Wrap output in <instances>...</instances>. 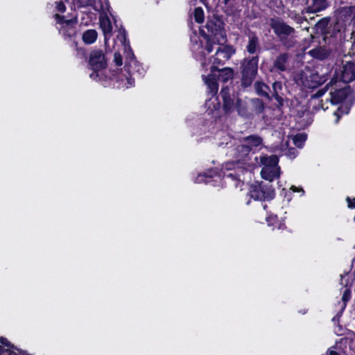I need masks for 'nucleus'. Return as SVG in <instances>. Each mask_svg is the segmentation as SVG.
<instances>
[{"mask_svg": "<svg viewBox=\"0 0 355 355\" xmlns=\"http://www.w3.org/2000/svg\"><path fill=\"white\" fill-rule=\"evenodd\" d=\"M206 28L209 34H206L204 31H201V34L205 40V48L209 53L213 50V44L219 45L217 48L216 53L210 67L211 71L215 72L218 69V67L223 65L228 60L234 53V49L230 46H222L225 42V33L220 29V24L213 21H208Z\"/></svg>", "mask_w": 355, "mask_h": 355, "instance_id": "obj_1", "label": "nucleus"}, {"mask_svg": "<svg viewBox=\"0 0 355 355\" xmlns=\"http://www.w3.org/2000/svg\"><path fill=\"white\" fill-rule=\"evenodd\" d=\"M326 88L329 91L330 102L333 105L343 103L350 92V88L343 82H338L337 78H332Z\"/></svg>", "mask_w": 355, "mask_h": 355, "instance_id": "obj_2", "label": "nucleus"}, {"mask_svg": "<svg viewBox=\"0 0 355 355\" xmlns=\"http://www.w3.org/2000/svg\"><path fill=\"white\" fill-rule=\"evenodd\" d=\"M263 166L261 171L262 178L272 182L280 175V168L278 166L279 159L276 155L263 156L260 158Z\"/></svg>", "mask_w": 355, "mask_h": 355, "instance_id": "obj_3", "label": "nucleus"}, {"mask_svg": "<svg viewBox=\"0 0 355 355\" xmlns=\"http://www.w3.org/2000/svg\"><path fill=\"white\" fill-rule=\"evenodd\" d=\"M214 73L215 72L212 73L211 71V74L207 77H205V75H202L203 80H205V84L207 85V87L209 89V92L211 95V98H210L209 101L206 102V106L211 112L218 110L220 107V103L218 98L214 97L215 94L218 90V86L215 78L216 74Z\"/></svg>", "mask_w": 355, "mask_h": 355, "instance_id": "obj_4", "label": "nucleus"}, {"mask_svg": "<svg viewBox=\"0 0 355 355\" xmlns=\"http://www.w3.org/2000/svg\"><path fill=\"white\" fill-rule=\"evenodd\" d=\"M89 64L94 71L90 74V78L94 80H101L103 74L102 70L106 66L105 56L101 51H94L90 54Z\"/></svg>", "mask_w": 355, "mask_h": 355, "instance_id": "obj_5", "label": "nucleus"}, {"mask_svg": "<svg viewBox=\"0 0 355 355\" xmlns=\"http://www.w3.org/2000/svg\"><path fill=\"white\" fill-rule=\"evenodd\" d=\"M258 59L252 58L248 60H244L243 63V84L250 85L254 78L257 71Z\"/></svg>", "mask_w": 355, "mask_h": 355, "instance_id": "obj_6", "label": "nucleus"}, {"mask_svg": "<svg viewBox=\"0 0 355 355\" xmlns=\"http://www.w3.org/2000/svg\"><path fill=\"white\" fill-rule=\"evenodd\" d=\"M249 193L251 198L257 200H270L275 196L273 191L266 189L259 183L252 184L250 187Z\"/></svg>", "mask_w": 355, "mask_h": 355, "instance_id": "obj_7", "label": "nucleus"}, {"mask_svg": "<svg viewBox=\"0 0 355 355\" xmlns=\"http://www.w3.org/2000/svg\"><path fill=\"white\" fill-rule=\"evenodd\" d=\"M333 78H337L338 82H343L347 85L355 78V65L351 62H347L343 66L341 73L336 74Z\"/></svg>", "mask_w": 355, "mask_h": 355, "instance_id": "obj_8", "label": "nucleus"}, {"mask_svg": "<svg viewBox=\"0 0 355 355\" xmlns=\"http://www.w3.org/2000/svg\"><path fill=\"white\" fill-rule=\"evenodd\" d=\"M229 153L230 156H232L236 159V161L225 163L223 167L227 171L234 169L236 168H240V161L243 160L245 157H247L242 155L241 144L237 146L236 148L231 149V150L229 151Z\"/></svg>", "mask_w": 355, "mask_h": 355, "instance_id": "obj_9", "label": "nucleus"}, {"mask_svg": "<svg viewBox=\"0 0 355 355\" xmlns=\"http://www.w3.org/2000/svg\"><path fill=\"white\" fill-rule=\"evenodd\" d=\"M261 139L256 136L246 137L241 142L242 155L247 156L253 147L259 146L261 144Z\"/></svg>", "mask_w": 355, "mask_h": 355, "instance_id": "obj_10", "label": "nucleus"}, {"mask_svg": "<svg viewBox=\"0 0 355 355\" xmlns=\"http://www.w3.org/2000/svg\"><path fill=\"white\" fill-rule=\"evenodd\" d=\"M271 26L275 33L281 38H285L286 37L291 35L294 31L293 28L282 21H273Z\"/></svg>", "mask_w": 355, "mask_h": 355, "instance_id": "obj_11", "label": "nucleus"}, {"mask_svg": "<svg viewBox=\"0 0 355 355\" xmlns=\"http://www.w3.org/2000/svg\"><path fill=\"white\" fill-rule=\"evenodd\" d=\"M321 81L315 73L310 71L303 72L301 78V83L306 87H315Z\"/></svg>", "mask_w": 355, "mask_h": 355, "instance_id": "obj_12", "label": "nucleus"}, {"mask_svg": "<svg viewBox=\"0 0 355 355\" xmlns=\"http://www.w3.org/2000/svg\"><path fill=\"white\" fill-rule=\"evenodd\" d=\"M116 81L119 82V87L129 88L134 85V80L131 78L129 72L125 69L116 76Z\"/></svg>", "mask_w": 355, "mask_h": 355, "instance_id": "obj_13", "label": "nucleus"}, {"mask_svg": "<svg viewBox=\"0 0 355 355\" xmlns=\"http://www.w3.org/2000/svg\"><path fill=\"white\" fill-rule=\"evenodd\" d=\"M99 21L101 28L102 29L105 35V40H107L110 37L112 31V23L110 18L107 17V13L104 15L101 14Z\"/></svg>", "mask_w": 355, "mask_h": 355, "instance_id": "obj_14", "label": "nucleus"}, {"mask_svg": "<svg viewBox=\"0 0 355 355\" xmlns=\"http://www.w3.org/2000/svg\"><path fill=\"white\" fill-rule=\"evenodd\" d=\"M221 94L223 99V109L226 113H231L234 110V103L230 97L229 89H223Z\"/></svg>", "mask_w": 355, "mask_h": 355, "instance_id": "obj_15", "label": "nucleus"}, {"mask_svg": "<svg viewBox=\"0 0 355 355\" xmlns=\"http://www.w3.org/2000/svg\"><path fill=\"white\" fill-rule=\"evenodd\" d=\"M91 6L95 10L101 12V14L103 15L110 13V7L108 3V0H94L92 5H91Z\"/></svg>", "mask_w": 355, "mask_h": 355, "instance_id": "obj_16", "label": "nucleus"}, {"mask_svg": "<svg viewBox=\"0 0 355 355\" xmlns=\"http://www.w3.org/2000/svg\"><path fill=\"white\" fill-rule=\"evenodd\" d=\"M55 17L58 21V23L61 24L60 30H63L64 28H72L77 22L76 18H71L70 19H65L64 17H62L58 14L55 15Z\"/></svg>", "mask_w": 355, "mask_h": 355, "instance_id": "obj_17", "label": "nucleus"}, {"mask_svg": "<svg viewBox=\"0 0 355 355\" xmlns=\"http://www.w3.org/2000/svg\"><path fill=\"white\" fill-rule=\"evenodd\" d=\"M98 33L94 29H89L85 31L82 38L83 42L87 44H93L97 39Z\"/></svg>", "mask_w": 355, "mask_h": 355, "instance_id": "obj_18", "label": "nucleus"}, {"mask_svg": "<svg viewBox=\"0 0 355 355\" xmlns=\"http://www.w3.org/2000/svg\"><path fill=\"white\" fill-rule=\"evenodd\" d=\"M327 6L326 0H313L310 9L313 12H317L324 10Z\"/></svg>", "mask_w": 355, "mask_h": 355, "instance_id": "obj_19", "label": "nucleus"}, {"mask_svg": "<svg viewBox=\"0 0 355 355\" xmlns=\"http://www.w3.org/2000/svg\"><path fill=\"white\" fill-rule=\"evenodd\" d=\"M287 61V55L286 54L280 55L275 61L274 66L280 71L286 69V63Z\"/></svg>", "mask_w": 355, "mask_h": 355, "instance_id": "obj_20", "label": "nucleus"}, {"mask_svg": "<svg viewBox=\"0 0 355 355\" xmlns=\"http://www.w3.org/2000/svg\"><path fill=\"white\" fill-rule=\"evenodd\" d=\"M306 135L304 133H299L292 137V140L295 146L302 148L306 140Z\"/></svg>", "mask_w": 355, "mask_h": 355, "instance_id": "obj_21", "label": "nucleus"}, {"mask_svg": "<svg viewBox=\"0 0 355 355\" xmlns=\"http://www.w3.org/2000/svg\"><path fill=\"white\" fill-rule=\"evenodd\" d=\"M257 92L261 96H268V87L263 83H257L254 85Z\"/></svg>", "mask_w": 355, "mask_h": 355, "instance_id": "obj_22", "label": "nucleus"}, {"mask_svg": "<svg viewBox=\"0 0 355 355\" xmlns=\"http://www.w3.org/2000/svg\"><path fill=\"white\" fill-rule=\"evenodd\" d=\"M219 78L222 79L223 81H227L233 77V71L230 68H225L221 71H219Z\"/></svg>", "mask_w": 355, "mask_h": 355, "instance_id": "obj_23", "label": "nucleus"}, {"mask_svg": "<svg viewBox=\"0 0 355 355\" xmlns=\"http://www.w3.org/2000/svg\"><path fill=\"white\" fill-rule=\"evenodd\" d=\"M266 221L269 226L273 227L274 228H280L281 223L279 221L276 215H269L266 218Z\"/></svg>", "mask_w": 355, "mask_h": 355, "instance_id": "obj_24", "label": "nucleus"}, {"mask_svg": "<svg viewBox=\"0 0 355 355\" xmlns=\"http://www.w3.org/2000/svg\"><path fill=\"white\" fill-rule=\"evenodd\" d=\"M257 43L258 40L256 37H250L247 46L248 51L250 53H254L256 51Z\"/></svg>", "mask_w": 355, "mask_h": 355, "instance_id": "obj_25", "label": "nucleus"}, {"mask_svg": "<svg viewBox=\"0 0 355 355\" xmlns=\"http://www.w3.org/2000/svg\"><path fill=\"white\" fill-rule=\"evenodd\" d=\"M340 282L341 284L345 286V287L350 285L354 279V275L349 273H345L344 275H340Z\"/></svg>", "mask_w": 355, "mask_h": 355, "instance_id": "obj_26", "label": "nucleus"}, {"mask_svg": "<svg viewBox=\"0 0 355 355\" xmlns=\"http://www.w3.org/2000/svg\"><path fill=\"white\" fill-rule=\"evenodd\" d=\"M310 54L318 59H323L327 56V53L324 49H315L310 51Z\"/></svg>", "mask_w": 355, "mask_h": 355, "instance_id": "obj_27", "label": "nucleus"}, {"mask_svg": "<svg viewBox=\"0 0 355 355\" xmlns=\"http://www.w3.org/2000/svg\"><path fill=\"white\" fill-rule=\"evenodd\" d=\"M194 18L196 22L202 23L204 21V11L201 8H196L194 11Z\"/></svg>", "mask_w": 355, "mask_h": 355, "instance_id": "obj_28", "label": "nucleus"}, {"mask_svg": "<svg viewBox=\"0 0 355 355\" xmlns=\"http://www.w3.org/2000/svg\"><path fill=\"white\" fill-rule=\"evenodd\" d=\"M212 178H214L213 175H209V177L207 175V174H200L198 175V177L196 179V182L197 183H210L212 180Z\"/></svg>", "mask_w": 355, "mask_h": 355, "instance_id": "obj_29", "label": "nucleus"}, {"mask_svg": "<svg viewBox=\"0 0 355 355\" xmlns=\"http://www.w3.org/2000/svg\"><path fill=\"white\" fill-rule=\"evenodd\" d=\"M322 95V92L321 91L318 92L316 94V96L313 98V101L314 102L315 105L317 107L318 110L322 109L323 110H325L327 108V107H324L323 103H322V101H320L318 99V97H320Z\"/></svg>", "mask_w": 355, "mask_h": 355, "instance_id": "obj_30", "label": "nucleus"}, {"mask_svg": "<svg viewBox=\"0 0 355 355\" xmlns=\"http://www.w3.org/2000/svg\"><path fill=\"white\" fill-rule=\"evenodd\" d=\"M297 153L294 148H289L286 151L285 155L290 159H293L296 157Z\"/></svg>", "mask_w": 355, "mask_h": 355, "instance_id": "obj_31", "label": "nucleus"}, {"mask_svg": "<svg viewBox=\"0 0 355 355\" xmlns=\"http://www.w3.org/2000/svg\"><path fill=\"white\" fill-rule=\"evenodd\" d=\"M114 62L117 66H121L123 63L122 57L119 53H114Z\"/></svg>", "mask_w": 355, "mask_h": 355, "instance_id": "obj_32", "label": "nucleus"}, {"mask_svg": "<svg viewBox=\"0 0 355 355\" xmlns=\"http://www.w3.org/2000/svg\"><path fill=\"white\" fill-rule=\"evenodd\" d=\"M350 298V291L348 288H346L343 295V300L345 303Z\"/></svg>", "mask_w": 355, "mask_h": 355, "instance_id": "obj_33", "label": "nucleus"}, {"mask_svg": "<svg viewBox=\"0 0 355 355\" xmlns=\"http://www.w3.org/2000/svg\"><path fill=\"white\" fill-rule=\"evenodd\" d=\"M274 92L277 94L278 92L282 89V84L279 82H275L272 85Z\"/></svg>", "mask_w": 355, "mask_h": 355, "instance_id": "obj_34", "label": "nucleus"}, {"mask_svg": "<svg viewBox=\"0 0 355 355\" xmlns=\"http://www.w3.org/2000/svg\"><path fill=\"white\" fill-rule=\"evenodd\" d=\"M56 8H57V10H58L60 12H64L65 5H64V2L62 1H61L58 3H57Z\"/></svg>", "mask_w": 355, "mask_h": 355, "instance_id": "obj_35", "label": "nucleus"}, {"mask_svg": "<svg viewBox=\"0 0 355 355\" xmlns=\"http://www.w3.org/2000/svg\"><path fill=\"white\" fill-rule=\"evenodd\" d=\"M236 107L237 112L239 114H241L243 113L242 110V101L240 99H238L236 103Z\"/></svg>", "mask_w": 355, "mask_h": 355, "instance_id": "obj_36", "label": "nucleus"}, {"mask_svg": "<svg viewBox=\"0 0 355 355\" xmlns=\"http://www.w3.org/2000/svg\"><path fill=\"white\" fill-rule=\"evenodd\" d=\"M82 6H91L94 0H78Z\"/></svg>", "mask_w": 355, "mask_h": 355, "instance_id": "obj_37", "label": "nucleus"}, {"mask_svg": "<svg viewBox=\"0 0 355 355\" xmlns=\"http://www.w3.org/2000/svg\"><path fill=\"white\" fill-rule=\"evenodd\" d=\"M347 202L348 205V207L351 209L355 208V198L353 199H350L349 198H347Z\"/></svg>", "mask_w": 355, "mask_h": 355, "instance_id": "obj_38", "label": "nucleus"}, {"mask_svg": "<svg viewBox=\"0 0 355 355\" xmlns=\"http://www.w3.org/2000/svg\"><path fill=\"white\" fill-rule=\"evenodd\" d=\"M291 189L294 192L302 191V193H304V191H303L302 188H301V187H297L295 186H292Z\"/></svg>", "mask_w": 355, "mask_h": 355, "instance_id": "obj_39", "label": "nucleus"}, {"mask_svg": "<svg viewBox=\"0 0 355 355\" xmlns=\"http://www.w3.org/2000/svg\"><path fill=\"white\" fill-rule=\"evenodd\" d=\"M325 355H339L337 352H336L335 351L332 350V349H329V351H327V352L326 353Z\"/></svg>", "mask_w": 355, "mask_h": 355, "instance_id": "obj_40", "label": "nucleus"}, {"mask_svg": "<svg viewBox=\"0 0 355 355\" xmlns=\"http://www.w3.org/2000/svg\"><path fill=\"white\" fill-rule=\"evenodd\" d=\"M0 342L1 344L3 345H5L6 346H8V340L6 338H0Z\"/></svg>", "mask_w": 355, "mask_h": 355, "instance_id": "obj_41", "label": "nucleus"}, {"mask_svg": "<svg viewBox=\"0 0 355 355\" xmlns=\"http://www.w3.org/2000/svg\"><path fill=\"white\" fill-rule=\"evenodd\" d=\"M351 10L350 8H343V11H345L346 13Z\"/></svg>", "mask_w": 355, "mask_h": 355, "instance_id": "obj_42", "label": "nucleus"}, {"mask_svg": "<svg viewBox=\"0 0 355 355\" xmlns=\"http://www.w3.org/2000/svg\"><path fill=\"white\" fill-rule=\"evenodd\" d=\"M6 349L3 350L1 347L0 346V355H3V352L6 351Z\"/></svg>", "mask_w": 355, "mask_h": 355, "instance_id": "obj_43", "label": "nucleus"}, {"mask_svg": "<svg viewBox=\"0 0 355 355\" xmlns=\"http://www.w3.org/2000/svg\"><path fill=\"white\" fill-rule=\"evenodd\" d=\"M214 174H215V176H214L215 178H216L218 179H220V176L219 175H217L216 173Z\"/></svg>", "mask_w": 355, "mask_h": 355, "instance_id": "obj_44", "label": "nucleus"}, {"mask_svg": "<svg viewBox=\"0 0 355 355\" xmlns=\"http://www.w3.org/2000/svg\"><path fill=\"white\" fill-rule=\"evenodd\" d=\"M232 174H227V175H226L227 178H230V177H232Z\"/></svg>", "mask_w": 355, "mask_h": 355, "instance_id": "obj_45", "label": "nucleus"}, {"mask_svg": "<svg viewBox=\"0 0 355 355\" xmlns=\"http://www.w3.org/2000/svg\"><path fill=\"white\" fill-rule=\"evenodd\" d=\"M202 64L205 66L206 64L205 62H202Z\"/></svg>", "mask_w": 355, "mask_h": 355, "instance_id": "obj_46", "label": "nucleus"}, {"mask_svg": "<svg viewBox=\"0 0 355 355\" xmlns=\"http://www.w3.org/2000/svg\"><path fill=\"white\" fill-rule=\"evenodd\" d=\"M205 0H201V1H202L203 3L205 2Z\"/></svg>", "mask_w": 355, "mask_h": 355, "instance_id": "obj_47", "label": "nucleus"}]
</instances>
